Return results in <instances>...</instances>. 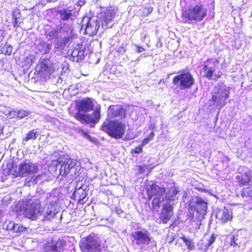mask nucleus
<instances>
[{
	"instance_id": "1",
	"label": "nucleus",
	"mask_w": 252,
	"mask_h": 252,
	"mask_svg": "<svg viewBox=\"0 0 252 252\" xmlns=\"http://www.w3.org/2000/svg\"><path fill=\"white\" fill-rule=\"evenodd\" d=\"M125 111H109L107 118L101 126V129L109 136L116 139L122 138L125 135L126 126L119 120H112L125 117Z\"/></svg>"
},
{
	"instance_id": "2",
	"label": "nucleus",
	"mask_w": 252,
	"mask_h": 252,
	"mask_svg": "<svg viewBox=\"0 0 252 252\" xmlns=\"http://www.w3.org/2000/svg\"><path fill=\"white\" fill-rule=\"evenodd\" d=\"M165 189L153 184L147 189V197L149 200L153 199L152 205L154 207H159L164 197L168 201H173L178 199L179 190L176 188H171L165 194Z\"/></svg>"
},
{
	"instance_id": "3",
	"label": "nucleus",
	"mask_w": 252,
	"mask_h": 252,
	"mask_svg": "<svg viewBox=\"0 0 252 252\" xmlns=\"http://www.w3.org/2000/svg\"><path fill=\"white\" fill-rule=\"evenodd\" d=\"M207 13V8L202 3H192L183 11V20L184 23L188 21L201 22L206 17Z\"/></svg>"
},
{
	"instance_id": "4",
	"label": "nucleus",
	"mask_w": 252,
	"mask_h": 252,
	"mask_svg": "<svg viewBox=\"0 0 252 252\" xmlns=\"http://www.w3.org/2000/svg\"><path fill=\"white\" fill-rule=\"evenodd\" d=\"M230 90V87L223 83L215 86L212 92V104L215 105L216 109H221L226 104Z\"/></svg>"
},
{
	"instance_id": "5",
	"label": "nucleus",
	"mask_w": 252,
	"mask_h": 252,
	"mask_svg": "<svg viewBox=\"0 0 252 252\" xmlns=\"http://www.w3.org/2000/svg\"><path fill=\"white\" fill-rule=\"evenodd\" d=\"M192 208L195 210V212L189 213L188 219L189 222L194 223L195 227H198L201 220L206 214L207 201L201 197H197Z\"/></svg>"
},
{
	"instance_id": "6",
	"label": "nucleus",
	"mask_w": 252,
	"mask_h": 252,
	"mask_svg": "<svg viewBox=\"0 0 252 252\" xmlns=\"http://www.w3.org/2000/svg\"><path fill=\"white\" fill-rule=\"evenodd\" d=\"M76 160L70 158L66 159L64 161H58L57 167L60 166V175L62 176H65L70 174L71 176H77L80 169L81 167Z\"/></svg>"
},
{
	"instance_id": "7",
	"label": "nucleus",
	"mask_w": 252,
	"mask_h": 252,
	"mask_svg": "<svg viewBox=\"0 0 252 252\" xmlns=\"http://www.w3.org/2000/svg\"><path fill=\"white\" fill-rule=\"evenodd\" d=\"M173 83L180 90L189 89L194 84V79L187 70L179 72L173 79Z\"/></svg>"
},
{
	"instance_id": "8",
	"label": "nucleus",
	"mask_w": 252,
	"mask_h": 252,
	"mask_svg": "<svg viewBox=\"0 0 252 252\" xmlns=\"http://www.w3.org/2000/svg\"><path fill=\"white\" fill-rule=\"evenodd\" d=\"M40 201L38 199H30L23 206V210L21 211L22 214L27 218L32 220H35L38 215H40Z\"/></svg>"
},
{
	"instance_id": "9",
	"label": "nucleus",
	"mask_w": 252,
	"mask_h": 252,
	"mask_svg": "<svg viewBox=\"0 0 252 252\" xmlns=\"http://www.w3.org/2000/svg\"><path fill=\"white\" fill-rule=\"evenodd\" d=\"M248 241L246 232L239 230L235 233L231 234L227 237V242L235 249L244 250L245 244Z\"/></svg>"
},
{
	"instance_id": "10",
	"label": "nucleus",
	"mask_w": 252,
	"mask_h": 252,
	"mask_svg": "<svg viewBox=\"0 0 252 252\" xmlns=\"http://www.w3.org/2000/svg\"><path fill=\"white\" fill-rule=\"evenodd\" d=\"M46 200V204L40 210V215H42L45 220H49L53 218L57 213L56 207L57 199L54 196L47 194Z\"/></svg>"
},
{
	"instance_id": "11",
	"label": "nucleus",
	"mask_w": 252,
	"mask_h": 252,
	"mask_svg": "<svg viewBox=\"0 0 252 252\" xmlns=\"http://www.w3.org/2000/svg\"><path fill=\"white\" fill-rule=\"evenodd\" d=\"M100 27L98 18L88 17H84L82 20V29L84 28L85 34L90 36L95 34Z\"/></svg>"
},
{
	"instance_id": "12",
	"label": "nucleus",
	"mask_w": 252,
	"mask_h": 252,
	"mask_svg": "<svg viewBox=\"0 0 252 252\" xmlns=\"http://www.w3.org/2000/svg\"><path fill=\"white\" fill-rule=\"evenodd\" d=\"M219 61L217 59H208L203 63V70L204 76L209 80L213 79V75L215 76L220 77L219 73H216V70L218 68Z\"/></svg>"
},
{
	"instance_id": "13",
	"label": "nucleus",
	"mask_w": 252,
	"mask_h": 252,
	"mask_svg": "<svg viewBox=\"0 0 252 252\" xmlns=\"http://www.w3.org/2000/svg\"><path fill=\"white\" fill-rule=\"evenodd\" d=\"M80 247L83 252H99L100 251V244L91 235L81 240Z\"/></svg>"
},
{
	"instance_id": "14",
	"label": "nucleus",
	"mask_w": 252,
	"mask_h": 252,
	"mask_svg": "<svg viewBox=\"0 0 252 252\" xmlns=\"http://www.w3.org/2000/svg\"><path fill=\"white\" fill-rule=\"evenodd\" d=\"M73 30L71 27H67V29L63 34L61 35L60 38L57 39L55 43L54 48V52L57 54H59L62 50L64 49L66 45L72 38Z\"/></svg>"
},
{
	"instance_id": "15",
	"label": "nucleus",
	"mask_w": 252,
	"mask_h": 252,
	"mask_svg": "<svg viewBox=\"0 0 252 252\" xmlns=\"http://www.w3.org/2000/svg\"><path fill=\"white\" fill-rule=\"evenodd\" d=\"M77 110H100L96 101L89 97H85L75 101Z\"/></svg>"
},
{
	"instance_id": "16",
	"label": "nucleus",
	"mask_w": 252,
	"mask_h": 252,
	"mask_svg": "<svg viewBox=\"0 0 252 252\" xmlns=\"http://www.w3.org/2000/svg\"><path fill=\"white\" fill-rule=\"evenodd\" d=\"M38 166L29 160H24L18 168V174L21 177L32 176L37 172Z\"/></svg>"
},
{
	"instance_id": "17",
	"label": "nucleus",
	"mask_w": 252,
	"mask_h": 252,
	"mask_svg": "<svg viewBox=\"0 0 252 252\" xmlns=\"http://www.w3.org/2000/svg\"><path fill=\"white\" fill-rule=\"evenodd\" d=\"M216 239V236L213 234L210 236H205L200 240L197 245L199 252H212L213 244Z\"/></svg>"
},
{
	"instance_id": "18",
	"label": "nucleus",
	"mask_w": 252,
	"mask_h": 252,
	"mask_svg": "<svg viewBox=\"0 0 252 252\" xmlns=\"http://www.w3.org/2000/svg\"><path fill=\"white\" fill-rule=\"evenodd\" d=\"M235 179L240 186L252 185V173L247 167H244L242 172H239L235 176Z\"/></svg>"
},
{
	"instance_id": "19",
	"label": "nucleus",
	"mask_w": 252,
	"mask_h": 252,
	"mask_svg": "<svg viewBox=\"0 0 252 252\" xmlns=\"http://www.w3.org/2000/svg\"><path fill=\"white\" fill-rule=\"evenodd\" d=\"M65 244V242L62 239L52 240L44 245L43 252H62Z\"/></svg>"
},
{
	"instance_id": "20",
	"label": "nucleus",
	"mask_w": 252,
	"mask_h": 252,
	"mask_svg": "<svg viewBox=\"0 0 252 252\" xmlns=\"http://www.w3.org/2000/svg\"><path fill=\"white\" fill-rule=\"evenodd\" d=\"M135 241V244L139 246L148 245L150 242V234L146 230L136 231L131 234Z\"/></svg>"
},
{
	"instance_id": "21",
	"label": "nucleus",
	"mask_w": 252,
	"mask_h": 252,
	"mask_svg": "<svg viewBox=\"0 0 252 252\" xmlns=\"http://www.w3.org/2000/svg\"><path fill=\"white\" fill-rule=\"evenodd\" d=\"M81 112L78 111L75 117L77 120L80 121L82 123H92L94 124L98 122L100 117V111H94L92 115L81 113Z\"/></svg>"
},
{
	"instance_id": "22",
	"label": "nucleus",
	"mask_w": 252,
	"mask_h": 252,
	"mask_svg": "<svg viewBox=\"0 0 252 252\" xmlns=\"http://www.w3.org/2000/svg\"><path fill=\"white\" fill-rule=\"evenodd\" d=\"M115 16L114 12L110 10H107L105 12L102 13L100 17L101 27L103 29L111 28L112 25V19Z\"/></svg>"
},
{
	"instance_id": "23",
	"label": "nucleus",
	"mask_w": 252,
	"mask_h": 252,
	"mask_svg": "<svg viewBox=\"0 0 252 252\" xmlns=\"http://www.w3.org/2000/svg\"><path fill=\"white\" fill-rule=\"evenodd\" d=\"M173 215V205L166 202L163 206V209L160 215V219L163 223H166Z\"/></svg>"
},
{
	"instance_id": "24",
	"label": "nucleus",
	"mask_w": 252,
	"mask_h": 252,
	"mask_svg": "<svg viewBox=\"0 0 252 252\" xmlns=\"http://www.w3.org/2000/svg\"><path fill=\"white\" fill-rule=\"evenodd\" d=\"M216 218L220 222L225 223L231 220L232 215L231 212L225 207L219 209L216 213Z\"/></svg>"
},
{
	"instance_id": "25",
	"label": "nucleus",
	"mask_w": 252,
	"mask_h": 252,
	"mask_svg": "<svg viewBox=\"0 0 252 252\" xmlns=\"http://www.w3.org/2000/svg\"><path fill=\"white\" fill-rule=\"evenodd\" d=\"M36 48L41 53L47 54L51 50L52 45L42 40H39L35 43Z\"/></svg>"
},
{
	"instance_id": "26",
	"label": "nucleus",
	"mask_w": 252,
	"mask_h": 252,
	"mask_svg": "<svg viewBox=\"0 0 252 252\" xmlns=\"http://www.w3.org/2000/svg\"><path fill=\"white\" fill-rule=\"evenodd\" d=\"M38 135L37 129H32L29 131L23 138L22 144L26 145L27 142L35 140Z\"/></svg>"
},
{
	"instance_id": "27",
	"label": "nucleus",
	"mask_w": 252,
	"mask_h": 252,
	"mask_svg": "<svg viewBox=\"0 0 252 252\" xmlns=\"http://www.w3.org/2000/svg\"><path fill=\"white\" fill-rule=\"evenodd\" d=\"M68 26L63 27L60 28L56 30L52 31L48 33V36L51 38V39H59L60 38L61 35L63 34V32H65V31L67 29Z\"/></svg>"
},
{
	"instance_id": "28",
	"label": "nucleus",
	"mask_w": 252,
	"mask_h": 252,
	"mask_svg": "<svg viewBox=\"0 0 252 252\" xmlns=\"http://www.w3.org/2000/svg\"><path fill=\"white\" fill-rule=\"evenodd\" d=\"M58 14L61 19L63 21L68 20L72 16V11L66 8L59 10Z\"/></svg>"
},
{
	"instance_id": "29",
	"label": "nucleus",
	"mask_w": 252,
	"mask_h": 252,
	"mask_svg": "<svg viewBox=\"0 0 252 252\" xmlns=\"http://www.w3.org/2000/svg\"><path fill=\"white\" fill-rule=\"evenodd\" d=\"M39 66L40 68V71L45 73L46 74H50L53 71L51 65L49 64L46 61L42 62Z\"/></svg>"
},
{
	"instance_id": "30",
	"label": "nucleus",
	"mask_w": 252,
	"mask_h": 252,
	"mask_svg": "<svg viewBox=\"0 0 252 252\" xmlns=\"http://www.w3.org/2000/svg\"><path fill=\"white\" fill-rule=\"evenodd\" d=\"M84 56V51L79 50L77 48H75L72 51L71 56L73 58L74 60L78 61L79 60L82 59Z\"/></svg>"
},
{
	"instance_id": "31",
	"label": "nucleus",
	"mask_w": 252,
	"mask_h": 252,
	"mask_svg": "<svg viewBox=\"0 0 252 252\" xmlns=\"http://www.w3.org/2000/svg\"><path fill=\"white\" fill-rule=\"evenodd\" d=\"M74 194L75 196H78L80 200H83L86 197L87 193L85 189H82L81 187H79L78 189L76 187Z\"/></svg>"
},
{
	"instance_id": "32",
	"label": "nucleus",
	"mask_w": 252,
	"mask_h": 252,
	"mask_svg": "<svg viewBox=\"0 0 252 252\" xmlns=\"http://www.w3.org/2000/svg\"><path fill=\"white\" fill-rule=\"evenodd\" d=\"M12 46L6 43L4 45L1 47L0 52L2 54L10 56L12 54Z\"/></svg>"
},
{
	"instance_id": "33",
	"label": "nucleus",
	"mask_w": 252,
	"mask_h": 252,
	"mask_svg": "<svg viewBox=\"0 0 252 252\" xmlns=\"http://www.w3.org/2000/svg\"><path fill=\"white\" fill-rule=\"evenodd\" d=\"M20 12L18 9L15 10L13 14V26L14 27H18L19 26V20L20 19Z\"/></svg>"
},
{
	"instance_id": "34",
	"label": "nucleus",
	"mask_w": 252,
	"mask_h": 252,
	"mask_svg": "<svg viewBox=\"0 0 252 252\" xmlns=\"http://www.w3.org/2000/svg\"><path fill=\"white\" fill-rule=\"evenodd\" d=\"M113 107L112 108L111 106H110L108 110H135L134 106L132 105H127L125 107L117 108V106H113Z\"/></svg>"
},
{
	"instance_id": "35",
	"label": "nucleus",
	"mask_w": 252,
	"mask_h": 252,
	"mask_svg": "<svg viewBox=\"0 0 252 252\" xmlns=\"http://www.w3.org/2000/svg\"><path fill=\"white\" fill-rule=\"evenodd\" d=\"M241 195L243 197H252V188L247 187L243 188L241 191Z\"/></svg>"
},
{
	"instance_id": "36",
	"label": "nucleus",
	"mask_w": 252,
	"mask_h": 252,
	"mask_svg": "<svg viewBox=\"0 0 252 252\" xmlns=\"http://www.w3.org/2000/svg\"><path fill=\"white\" fill-rule=\"evenodd\" d=\"M152 168H149V166L147 165H144L139 166V172L141 174H148L151 171Z\"/></svg>"
},
{
	"instance_id": "37",
	"label": "nucleus",
	"mask_w": 252,
	"mask_h": 252,
	"mask_svg": "<svg viewBox=\"0 0 252 252\" xmlns=\"http://www.w3.org/2000/svg\"><path fill=\"white\" fill-rule=\"evenodd\" d=\"M181 239L183 240V242L188 246V249L189 250H191L194 248V244L192 242L191 240L185 237H181Z\"/></svg>"
},
{
	"instance_id": "38",
	"label": "nucleus",
	"mask_w": 252,
	"mask_h": 252,
	"mask_svg": "<svg viewBox=\"0 0 252 252\" xmlns=\"http://www.w3.org/2000/svg\"><path fill=\"white\" fill-rule=\"evenodd\" d=\"M14 223L10 221H6L3 224V228L7 230H13Z\"/></svg>"
},
{
	"instance_id": "39",
	"label": "nucleus",
	"mask_w": 252,
	"mask_h": 252,
	"mask_svg": "<svg viewBox=\"0 0 252 252\" xmlns=\"http://www.w3.org/2000/svg\"><path fill=\"white\" fill-rule=\"evenodd\" d=\"M4 114L9 119L17 118L18 111H4Z\"/></svg>"
},
{
	"instance_id": "40",
	"label": "nucleus",
	"mask_w": 252,
	"mask_h": 252,
	"mask_svg": "<svg viewBox=\"0 0 252 252\" xmlns=\"http://www.w3.org/2000/svg\"><path fill=\"white\" fill-rule=\"evenodd\" d=\"M155 136V133L153 132H151L148 136L145 138H144L142 141V146H145L150 141H151L154 136Z\"/></svg>"
},
{
	"instance_id": "41",
	"label": "nucleus",
	"mask_w": 252,
	"mask_h": 252,
	"mask_svg": "<svg viewBox=\"0 0 252 252\" xmlns=\"http://www.w3.org/2000/svg\"><path fill=\"white\" fill-rule=\"evenodd\" d=\"M153 7L151 6L145 7L142 9V14L143 16H147L153 11Z\"/></svg>"
},
{
	"instance_id": "42",
	"label": "nucleus",
	"mask_w": 252,
	"mask_h": 252,
	"mask_svg": "<svg viewBox=\"0 0 252 252\" xmlns=\"http://www.w3.org/2000/svg\"><path fill=\"white\" fill-rule=\"evenodd\" d=\"M24 229V227L17 223H15L14 224V227L13 229V231L14 232H18L22 231Z\"/></svg>"
},
{
	"instance_id": "43",
	"label": "nucleus",
	"mask_w": 252,
	"mask_h": 252,
	"mask_svg": "<svg viewBox=\"0 0 252 252\" xmlns=\"http://www.w3.org/2000/svg\"><path fill=\"white\" fill-rule=\"evenodd\" d=\"M144 146H142V144L140 145V146L136 147L134 149H131V153H136V154H139L142 152V148Z\"/></svg>"
},
{
	"instance_id": "44",
	"label": "nucleus",
	"mask_w": 252,
	"mask_h": 252,
	"mask_svg": "<svg viewBox=\"0 0 252 252\" xmlns=\"http://www.w3.org/2000/svg\"><path fill=\"white\" fill-rule=\"evenodd\" d=\"M174 240V236L173 233H168L166 238V241L169 243H171Z\"/></svg>"
},
{
	"instance_id": "45",
	"label": "nucleus",
	"mask_w": 252,
	"mask_h": 252,
	"mask_svg": "<svg viewBox=\"0 0 252 252\" xmlns=\"http://www.w3.org/2000/svg\"><path fill=\"white\" fill-rule=\"evenodd\" d=\"M17 118L21 119L27 115V111H18Z\"/></svg>"
},
{
	"instance_id": "46",
	"label": "nucleus",
	"mask_w": 252,
	"mask_h": 252,
	"mask_svg": "<svg viewBox=\"0 0 252 252\" xmlns=\"http://www.w3.org/2000/svg\"><path fill=\"white\" fill-rule=\"evenodd\" d=\"M135 46L136 47V52L137 53H141L145 51V49L139 45H135Z\"/></svg>"
},
{
	"instance_id": "47",
	"label": "nucleus",
	"mask_w": 252,
	"mask_h": 252,
	"mask_svg": "<svg viewBox=\"0 0 252 252\" xmlns=\"http://www.w3.org/2000/svg\"><path fill=\"white\" fill-rule=\"evenodd\" d=\"M147 36H148V34L142 33L141 35V40L142 42H145Z\"/></svg>"
},
{
	"instance_id": "48",
	"label": "nucleus",
	"mask_w": 252,
	"mask_h": 252,
	"mask_svg": "<svg viewBox=\"0 0 252 252\" xmlns=\"http://www.w3.org/2000/svg\"><path fill=\"white\" fill-rule=\"evenodd\" d=\"M34 59V57L33 56H30L29 57H28L27 58V60H28V62L29 61H30V65L31 66L32 65V62H33V59Z\"/></svg>"
},
{
	"instance_id": "49",
	"label": "nucleus",
	"mask_w": 252,
	"mask_h": 252,
	"mask_svg": "<svg viewBox=\"0 0 252 252\" xmlns=\"http://www.w3.org/2000/svg\"><path fill=\"white\" fill-rule=\"evenodd\" d=\"M221 66L222 68H224L226 66V65L225 64V60H223V63H221Z\"/></svg>"
},
{
	"instance_id": "50",
	"label": "nucleus",
	"mask_w": 252,
	"mask_h": 252,
	"mask_svg": "<svg viewBox=\"0 0 252 252\" xmlns=\"http://www.w3.org/2000/svg\"><path fill=\"white\" fill-rule=\"evenodd\" d=\"M0 35L5 36L4 31L2 30L1 29H0Z\"/></svg>"
},
{
	"instance_id": "51",
	"label": "nucleus",
	"mask_w": 252,
	"mask_h": 252,
	"mask_svg": "<svg viewBox=\"0 0 252 252\" xmlns=\"http://www.w3.org/2000/svg\"><path fill=\"white\" fill-rule=\"evenodd\" d=\"M4 38V36L0 35V43L3 41Z\"/></svg>"
},
{
	"instance_id": "52",
	"label": "nucleus",
	"mask_w": 252,
	"mask_h": 252,
	"mask_svg": "<svg viewBox=\"0 0 252 252\" xmlns=\"http://www.w3.org/2000/svg\"><path fill=\"white\" fill-rule=\"evenodd\" d=\"M154 128V126H153V125H151L150 126V128L153 129Z\"/></svg>"
},
{
	"instance_id": "53",
	"label": "nucleus",
	"mask_w": 252,
	"mask_h": 252,
	"mask_svg": "<svg viewBox=\"0 0 252 252\" xmlns=\"http://www.w3.org/2000/svg\"><path fill=\"white\" fill-rule=\"evenodd\" d=\"M148 103H149V104H152V102L151 101H148Z\"/></svg>"
}]
</instances>
